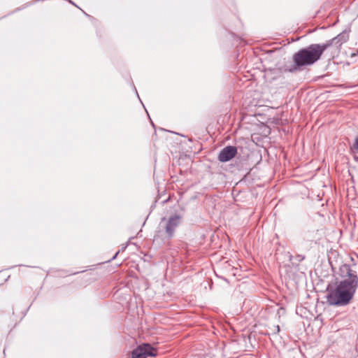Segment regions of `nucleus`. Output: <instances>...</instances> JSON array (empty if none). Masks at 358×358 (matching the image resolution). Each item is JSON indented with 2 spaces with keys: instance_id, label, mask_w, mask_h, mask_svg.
<instances>
[{
  "instance_id": "nucleus-1",
  "label": "nucleus",
  "mask_w": 358,
  "mask_h": 358,
  "mask_svg": "<svg viewBox=\"0 0 358 358\" xmlns=\"http://www.w3.org/2000/svg\"><path fill=\"white\" fill-rule=\"evenodd\" d=\"M339 275L341 279L329 290L327 301L330 305L344 306L354 297L358 287V276L357 272L347 264L340 267Z\"/></svg>"
},
{
  "instance_id": "nucleus-2",
  "label": "nucleus",
  "mask_w": 358,
  "mask_h": 358,
  "mask_svg": "<svg viewBox=\"0 0 358 358\" xmlns=\"http://www.w3.org/2000/svg\"><path fill=\"white\" fill-rule=\"evenodd\" d=\"M348 39L347 33H341L334 38L327 41L322 44H312L296 52L293 61L297 67L310 66L318 61L322 53L329 48L334 46L336 50H339L341 45Z\"/></svg>"
},
{
  "instance_id": "nucleus-3",
  "label": "nucleus",
  "mask_w": 358,
  "mask_h": 358,
  "mask_svg": "<svg viewBox=\"0 0 358 358\" xmlns=\"http://www.w3.org/2000/svg\"><path fill=\"white\" fill-rule=\"evenodd\" d=\"M182 221V217L175 214L170 216L167 220L163 218L161 224L164 223V230L168 238H172L176 228L180 225Z\"/></svg>"
},
{
  "instance_id": "nucleus-4",
  "label": "nucleus",
  "mask_w": 358,
  "mask_h": 358,
  "mask_svg": "<svg viewBox=\"0 0 358 358\" xmlns=\"http://www.w3.org/2000/svg\"><path fill=\"white\" fill-rule=\"evenodd\" d=\"M156 355L157 350L150 344H143L132 351V358H147L148 357H155Z\"/></svg>"
},
{
  "instance_id": "nucleus-5",
  "label": "nucleus",
  "mask_w": 358,
  "mask_h": 358,
  "mask_svg": "<svg viewBox=\"0 0 358 358\" xmlns=\"http://www.w3.org/2000/svg\"><path fill=\"white\" fill-rule=\"evenodd\" d=\"M237 153V148L234 146H227L219 153L218 159L221 162H226L233 159Z\"/></svg>"
},
{
  "instance_id": "nucleus-6",
  "label": "nucleus",
  "mask_w": 358,
  "mask_h": 358,
  "mask_svg": "<svg viewBox=\"0 0 358 358\" xmlns=\"http://www.w3.org/2000/svg\"><path fill=\"white\" fill-rule=\"evenodd\" d=\"M355 148L358 150V137L355 139Z\"/></svg>"
},
{
  "instance_id": "nucleus-7",
  "label": "nucleus",
  "mask_w": 358,
  "mask_h": 358,
  "mask_svg": "<svg viewBox=\"0 0 358 358\" xmlns=\"http://www.w3.org/2000/svg\"><path fill=\"white\" fill-rule=\"evenodd\" d=\"M118 252L115 253V255L113 257V259H115V257L117 255Z\"/></svg>"
},
{
  "instance_id": "nucleus-8",
  "label": "nucleus",
  "mask_w": 358,
  "mask_h": 358,
  "mask_svg": "<svg viewBox=\"0 0 358 358\" xmlns=\"http://www.w3.org/2000/svg\"><path fill=\"white\" fill-rule=\"evenodd\" d=\"M277 329H278V331H280V327H279V326H277Z\"/></svg>"
}]
</instances>
